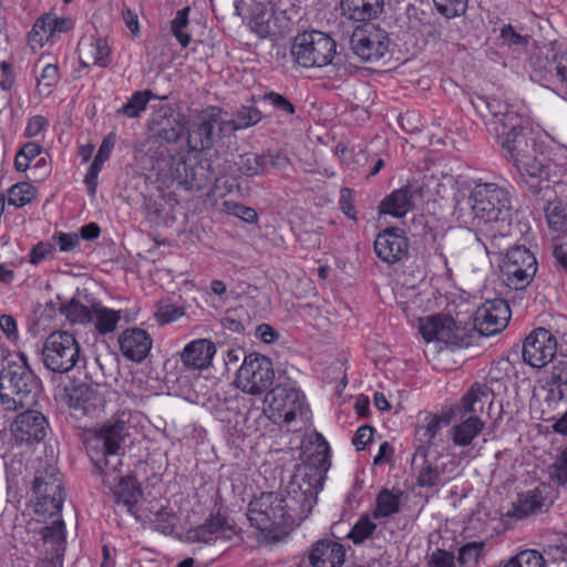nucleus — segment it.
<instances>
[{
    "label": "nucleus",
    "instance_id": "obj_1",
    "mask_svg": "<svg viewBox=\"0 0 567 567\" xmlns=\"http://www.w3.org/2000/svg\"><path fill=\"white\" fill-rule=\"evenodd\" d=\"M471 103L498 138L503 156L516 168L529 193L546 198L551 193L550 183H558L563 168L538 152L528 117L498 97L475 95Z\"/></svg>",
    "mask_w": 567,
    "mask_h": 567
},
{
    "label": "nucleus",
    "instance_id": "obj_2",
    "mask_svg": "<svg viewBox=\"0 0 567 567\" xmlns=\"http://www.w3.org/2000/svg\"><path fill=\"white\" fill-rule=\"evenodd\" d=\"M455 213L462 224L476 229L477 240L487 254H501L507 249L514 214L513 195L507 187L478 183L468 198L457 203Z\"/></svg>",
    "mask_w": 567,
    "mask_h": 567
},
{
    "label": "nucleus",
    "instance_id": "obj_3",
    "mask_svg": "<svg viewBox=\"0 0 567 567\" xmlns=\"http://www.w3.org/2000/svg\"><path fill=\"white\" fill-rule=\"evenodd\" d=\"M330 447L323 436L318 435L315 452L308 455L307 461L297 467L285 493L282 505L286 514L287 527L299 525L312 512L319 491L323 487L326 473L330 467Z\"/></svg>",
    "mask_w": 567,
    "mask_h": 567
},
{
    "label": "nucleus",
    "instance_id": "obj_4",
    "mask_svg": "<svg viewBox=\"0 0 567 567\" xmlns=\"http://www.w3.org/2000/svg\"><path fill=\"white\" fill-rule=\"evenodd\" d=\"M19 361H8L0 372V400L6 410L29 409L38 401L39 381L23 353Z\"/></svg>",
    "mask_w": 567,
    "mask_h": 567
},
{
    "label": "nucleus",
    "instance_id": "obj_5",
    "mask_svg": "<svg viewBox=\"0 0 567 567\" xmlns=\"http://www.w3.org/2000/svg\"><path fill=\"white\" fill-rule=\"evenodd\" d=\"M455 181L451 174H432L427 177V230L433 231L434 241L445 236L450 228L449 216L454 208Z\"/></svg>",
    "mask_w": 567,
    "mask_h": 567
},
{
    "label": "nucleus",
    "instance_id": "obj_6",
    "mask_svg": "<svg viewBox=\"0 0 567 567\" xmlns=\"http://www.w3.org/2000/svg\"><path fill=\"white\" fill-rule=\"evenodd\" d=\"M336 42L328 34L311 30L299 33L291 47V55L303 68H323L336 56Z\"/></svg>",
    "mask_w": 567,
    "mask_h": 567
},
{
    "label": "nucleus",
    "instance_id": "obj_7",
    "mask_svg": "<svg viewBox=\"0 0 567 567\" xmlns=\"http://www.w3.org/2000/svg\"><path fill=\"white\" fill-rule=\"evenodd\" d=\"M473 341V329L456 323L451 315L437 313L427 317V346L434 352L467 348Z\"/></svg>",
    "mask_w": 567,
    "mask_h": 567
},
{
    "label": "nucleus",
    "instance_id": "obj_8",
    "mask_svg": "<svg viewBox=\"0 0 567 567\" xmlns=\"http://www.w3.org/2000/svg\"><path fill=\"white\" fill-rule=\"evenodd\" d=\"M60 311L72 323L92 324L101 336L114 332L122 318L121 311L107 308L100 301L85 305L72 299Z\"/></svg>",
    "mask_w": 567,
    "mask_h": 567
},
{
    "label": "nucleus",
    "instance_id": "obj_9",
    "mask_svg": "<svg viewBox=\"0 0 567 567\" xmlns=\"http://www.w3.org/2000/svg\"><path fill=\"white\" fill-rule=\"evenodd\" d=\"M230 134L228 118L217 106L200 112L188 133V143L194 150H209L224 135Z\"/></svg>",
    "mask_w": 567,
    "mask_h": 567
},
{
    "label": "nucleus",
    "instance_id": "obj_10",
    "mask_svg": "<svg viewBox=\"0 0 567 567\" xmlns=\"http://www.w3.org/2000/svg\"><path fill=\"white\" fill-rule=\"evenodd\" d=\"M537 268L534 254L524 246H516L507 250L501 265V275L508 288L524 290L533 281Z\"/></svg>",
    "mask_w": 567,
    "mask_h": 567
},
{
    "label": "nucleus",
    "instance_id": "obj_11",
    "mask_svg": "<svg viewBox=\"0 0 567 567\" xmlns=\"http://www.w3.org/2000/svg\"><path fill=\"white\" fill-rule=\"evenodd\" d=\"M43 363L58 373L69 372L80 358L79 343L73 334L66 331L52 332L42 349Z\"/></svg>",
    "mask_w": 567,
    "mask_h": 567
},
{
    "label": "nucleus",
    "instance_id": "obj_12",
    "mask_svg": "<svg viewBox=\"0 0 567 567\" xmlns=\"http://www.w3.org/2000/svg\"><path fill=\"white\" fill-rule=\"evenodd\" d=\"M282 493L265 492L249 502L247 517L261 532L287 527Z\"/></svg>",
    "mask_w": 567,
    "mask_h": 567
},
{
    "label": "nucleus",
    "instance_id": "obj_13",
    "mask_svg": "<svg viewBox=\"0 0 567 567\" xmlns=\"http://www.w3.org/2000/svg\"><path fill=\"white\" fill-rule=\"evenodd\" d=\"M274 378L271 361L265 355L250 353L238 369L235 383L243 392L257 395L271 386Z\"/></svg>",
    "mask_w": 567,
    "mask_h": 567
},
{
    "label": "nucleus",
    "instance_id": "obj_14",
    "mask_svg": "<svg viewBox=\"0 0 567 567\" xmlns=\"http://www.w3.org/2000/svg\"><path fill=\"white\" fill-rule=\"evenodd\" d=\"M557 346L556 336L551 331L539 327L525 338L522 355L525 363L532 368L542 369L554 362L558 357Z\"/></svg>",
    "mask_w": 567,
    "mask_h": 567
},
{
    "label": "nucleus",
    "instance_id": "obj_15",
    "mask_svg": "<svg viewBox=\"0 0 567 567\" xmlns=\"http://www.w3.org/2000/svg\"><path fill=\"white\" fill-rule=\"evenodd\" d=\"M266 402L286 424L307 414L303 393L290 383L277 384L267 394Z\"/></svg>",
    "mask_w": 567,
    "mask_h": 567
},
{
    "label": "nucleus",
    "instance_id": "obj_16",
    "mask_svg": "<svg viewBox=\"0 0 567 567\" xmlns=\"http://www.w3.org/2000/svg\"><path fill=\"white\" fill-rule=\"evenodd\" d=\"M350 43L353 53L362 61L375 62L388 53L390 41L383 29L368 24L353 31Z\"/></svg>",
    "mask_w": 567,
    "mask_h": 567
},
{
    "label": "nucleus",
    "instance_id": "obj_17",
    "mask_svg": "<svg viewBox=\"0 0 567 567\" xmlns=\"http://www.w3.org/2000/svg\"><path fill=\"white\" fill-rule=\"evenodd\" d=\"M511 318V309L506 300L495 298L486 300L474 313L473 333L493 336L507 327Z\"/></svg>",
    "mask_w": 567,
    "mask_h": 567
},
{
    "label": "nucleus",
    "instance_id": "obj_18",
    "mask_svg": "<svg viewBox=\"0 0 567 567\" xmlns=\"http://www.w3.org/2000/svg\"><path fill=\"white\" fill-rule=\"evenodd\" d=\"M423 183L409 182L404 187L393 190L380 203L379 214L395 218L405 216L423 202Z\"/></svg>",
    "mask_w": 567,
    "mask_h": 567
},
{
    "label": "nucleus",
    "instance_id": "obj_19",
    "mask_svg": "<svg viewBox=\"0 0 567 567\" xmlns=\"http://www.w3.org/2000/svg\"><path fill=\"white\" fill-rule=\"evenodd\" d=\"M169 175L177 185L187 190L202 189L212 179L208 167L183 156H172L169 163Z\"/></svg>",
    "mask_w": 567,
    "mask_h": 567
},
{
    "label": "nucleus",
    "instance_id": "obj_20",
    "mask_svg": "<svg viewBox=\"0 0 567 567\" xmlns=\"http://www.w3.org/2000/svg\"><path fill=\"white\" fill-rule=\"evenodd\" d=\"M48 421L44 415L30 408L19 414L10 426L11 436L18 444H33L47 435Z\"/></svg>",
    "mask_w": 567,
    "mask_h": 567
},
{
    "label": "nucleus",
    "instance_id": "obj_21",
    "mask_svg": "<svg viewBox=\"0 0 567 567\" xmlns=\"http://www.w3.org/2000/svg\"><path fill=\"white\" fill-rule=\"evenodd\" d=\"M128 435L125 413L106 421L87 441L89 451H120L125 436Z\"/></svg>",
    "mask_w": 567,
    "mask_h": 567
},
{
    "label": "nucleus",
    "instance_id": "obj_22",
    "mask_svg": "<svg viewBox=\"0 0 567 567\" xmlns=\"http://www.w3.org/2000/svg\"><path fill=\"white\" fill-rule=\"evenodd\" d=\"M408 247L403 230L396 227L384 229L374 240L377 256L388 265L402 261L408 256Z\"/></svg>",
    "mask_w": 567,
    "mask_h": 567
},
{
    "label": "nucleus",
    "instance_id": "obj_23",
    "mask_svg": "<svg viewBox=\"0 0 567 567\" xmlns=\"http://www.w3.org/2000/svg\"><path fill=\"white\" fill-rule=\"evenodd\" d=\"M68 405L82 414H91L104 406L105 400L97 386L80 383L72 386L66 394Z\"/></svg>",
    "mask_w": 567,
    "mask_h": 567
},
{
    "label": "nucleus",
    "instance_id": "obj_24",
    "mask_svg": "<svg viewBox=\"0 0 567 567\" xmlns=\"http://www.w3.org/2000/svg\"><path fill=\"white\" fill-rule=\"evenodd\" d=\"M118 343L122 354L134 362H142L152 348L151 337L145 330L140 328H131L123 331Z\"/></svg>",
    "mask_w": 567,
    "mask_h": 567
},
{
    "label": "nucleus",
    "instance_id": "obj_25",
    "mask_svg": "<svg viewBox=\"0 0 567 567\" xmlns=\"http://www.w3.org/2000/svg\"><path fill=\"white\" fill-rule=\"evenodd\" d=\"M346 560V548L333 539H320L309 553L312 567H341Z\"/></svg>",
    "mask_w": 567,
    "mask_h": 567
},
{
    "label": "nucleus",
    "instance_id": "obj_26",
    "mask_svg": "<svg viewBox=\"0 0 567 567\" xmlns=\"http://www.w3.org/2000/svg\"><path fill=\"white\" fill-rule=\"evenodd\" d=\"M79 59L82 65L105 68L111 63V49L106 40L93 35L83 37L78 44Z\"/></svg>",
    "mask_w": 567,
    "mask_h": 567
},
{
    "label": "nucleus",
    "instance_id": "obj_27",
    "mask_svg": "<svg viewBox=\"0 0 567 567\" xmlns=\"http://www.w3.org/2000/svg\"><path fill=\"white\" fill-rule=\"evenodd\" d=\"M251 29L260 37H275L281 33V18L272 2L258 3L250 21Z\"/></svg>",
    "mask_w": 567,
    "mask_h": 567
},
{
    "label": "nucleus",
    "instance_id": "obj_28",
    "mask_svg": "<svg viewBox=\"0 0 567 567\" xmlns=\"http://www.w3.org/2000/svg\"><path fill=\"white\" fill-rule=\"evenodd\" d=\"M216 353L214 342L208 339H197L184 348L181 360L188 369L202 370L207 368Z\"/></svg>",
    "mask_w": 567,
    "mask_h": 567
},
{
    "label": "nucleus",
    "instance_id": "obj_29",
    "mask_svg": "<svg viewBox=\"0 0 567 567\" xmlns=\"http://www.w3.org/2000/svg\"><path fill=\"white\" fill-rule=\"evenodd\" d=\"M89 454L103 477L104 484L109 487L115 485L120 477L123 476L120 473L122 466L120 451H89Z\"/></svg>",
    "mask_w": 567,
    "mask_h": 567
},
{
    "label": "nucleus",
    "instance_id": "obj_30",
    "mask_svg": "<svg viewBox=\"0 0 567 567\" xmlns=\"http://www.w3.org/2000/svg\"><path fill=\"white\" fill-rule=\"evenodd\" d=\"M383 0H341L343 17L357 22L375 19L383 11Z\"/></svg>",
    "mask_w": 567,
    "mask_h": 567
},
{
    "label": "nucleus",
    "instance_id": "obj_31",
    "mask_svg": "<svg viewBox=\"0 0 567 567\" xmlns=\"http://www.w3.org/2000/svg\"><path fill=\"white\" fill-rule=\"evenodd\" d=\"M485 423L477 415L467 414L451 429V437L456 446H468L482 433Z\"/></svg>",
    "mask_w": 567,
    "mask_h": 567
},
{
    "label": "nucleus",
    "instance_id": "obj_32",
    "mask_svg": "<svg viewBox=\"0 0 567 567\" xmlns=\"http://www.w3.org/2000/svg\"><path fill=\"white\" fill-rule=\"evenodd\" d=\"M432 241L434 251L430 255L427 262L434 269V276L450 278L452 271L447 266V256L453 249L452 240L445 235L443 239L439 237L436 241L432 237Z\"/></svg>",
    "mask_w": 567,
    "mask_h": 567
},
{
    "label": "nucleus",
    "instance_id": "obj_33",
    "mask_svg": "<svg viewBox=\"0 0 567 567\" xmlns=\"http://www.w3.org/2000/svg\"><path fill=\"white\" fill-rule=\"evenodd\" d=\"M491 389L485 384L475 383L462 398L461 401V414L462 417L470 415H476L484 409L485 402L489 399Z\"/></svg>",
    "mask_w": 567,
    "mask_h": 567
},
{
    "label": "nucleus",
    "instance_id": "obj_34",
    "mask_svg": "<svg viewBox=\"0 0 567 567\" xmlns=\"http://www.w3.org/2000/svg\"><path fill=\"white\" fill-rule=\"evenodd\" d=\"M110 488L113 489L116 503L123 504L128 511L137 503L142 494L136 481L131 476H121Z\"/></svg>",
    "mask_w": 567,
    "mask_h": 567
},
{
    "label": "nucleus",
    "instance_id": "obj_35",
    "mask_svg": "<svg viewBox=\"0 0 567 567\" xmlns=\"http://www.w3.org/2000/svg\"><path fill=\"white\" fill-rule=\"evenodd\" d=\"M550 84L558 95L567 100V50L554 54Z\"/></svg>",
    "mask_w": 567,
    "mask_h": 567
},
{
    "label": "nucleus",
    "instance_id": "obj_36",
    "mask_svg": "<svg viewBox=\"0 0 567 567\" xmlns=\"http://www.w3.org/2000/svg\"><path fill=\"white\" fill-rule=\"evenodd\" d=\"M545 497L539 488H534L522 493L514 508V515L518 518H525L542 511Z\"/></svg>",
    "mask_w": 567,
    "mask_h": 567
},
{
    "label": "nucleus",
    "instance_id": "obj_37",
    "mask_svg": "<svg viewBox=\"0 0 567 567\" xmlns=\"http://www.w3.org/2000/svg\"><path fill=\"white\" fill-rule=\"evenodd\" d=\"M33 491L38 496H48L51 498H55V496L64 497L61 475L55 468H52L48 476H37L33 484Z\"/></svg>",
    "mask_w": 567,
    "mask_h": 567
},
{
    "label": "nucleus",
    "instance_id": "obj_38",
    "mask_svg": "<svg viewBox=\"0 0 567 567\" xmlns=\"http://www.w3.org/2000/svg\"><path fill=\"white\" fill-rule=\"evenodd\" d=\"M544 209L548 227L554 231L567 235V204L561 200L548 199Z\"/></svg>",
    "mask_w": 567,
    "mask_h": 567
},
{
    "label": "nucleus",
    "instance_id": "obj_39",
    "mask_svg": "<svg viewBox=\"0 0 567 567\" xmlns=\"http://www.w3.org/2000/svg\"><path fill=\"white\" fill-rule=\"evenodd\" d=\"M262 118L261 112L255 106H241L234 118H228L230 133L256 125Z\"/></svg>",
    "mask_w": 567,
    "mask_h": 567
},
{
    "label": "nucleus",
    "instance_id": "obj_40",
    "mask_svg": "<svg viewBox=\"0 0 567 567\" xmlns=\"http://www.w3.org/2000/svg\"><path fill=\"white\" fill-rule=\"evenodd\" d=\"M153 93L148 90L135 92L131 99L121 109L116 111L117 114L134 118L140 116L145 111Z\"/></svg>",
    "mask_w": 567,
    "mask_h": 567
},
{
    "label": "nucleus",
    "instance_id": "obj_41",
    "mask_svg": "<svg viewBox=\"0 0 567 567\" xmlns=\"http://www.w3.org/2000/svg\"><path fill=\"white\" fill-rule=\"evenodd\" d=\"M237 166L244 175L249 177L266 174L262 153H246L240 155L237 162Z\"/></svg>",
    "mask_w": 567,
    "mask_h": 567
},
{
    "label": "nucleus",
    "instance_id": "obj_42",
    "mask_svg": "<svg viewBox=\"0 0 567 567\" xmlns=\"http://www.w3.org/2000/svg\"><path fill=\"white\" fill-rule=\"evenodd\" d=\"M188 13L189 8L185 7L178 10L175 18L171 21V32L183 48L188 47L192 41L190 34L186 31L189 24Z\"/></svg>",
    "mask_w": 567,
    "mask_h": 567
},
{
    "label": "nucleus",
    "instance_id": "obj_43",
    "mask_svg": "<svg viewBox=\"0 0 567 567\" xmlns=\"http://www.w3.org/2000/svg\"><path fill=\"white\" fill-rule=\"evenodd\" d=\"M35 194L37 189L30 183H17L9 189L8 203L16 207H23L32 202Z\"/></svg>",
    "mask_w": 567,
    "mask_h": 567
},
{
    "label": "nucleus",
    "instance_id": "obj_44",
    "mask_svg": "<svg viewBox=\"0 0 567 567\" xmlns=\"http://www.w3.org/2000/svg\"><path fill=\"white\" fill-rule=\"evenodd\" d=\"M543 555L535 549H525L517 553L503 567H545Z\"/></svg>",
    "mask_w": 567,
    "mask_h": 567
},
{
    "label": "nucleus",
    "instance_id": "obj_45",
    "mask_svg": "<svg viewBox=\"0 0 567 567\" xmlns=\"http://www.w3.org/2000/svg\"><path fill=\"white\" fill-rule=\"evenodd\" d=\"M424 298L422 295L415 296L414 299L405 302L403 311L411 321L417 322L419 333L425 339V322H424Z\"/></svg>",
    "mask_w": 567,
    "mask_h": 567
},
{
    "label": "nucleus",
    "instance_id": "obj_46",
    "mask_svg": "<svg viewBox=\"0 0 567 567\" xmlns=\"http://www.w3.org/2000/svg\"><path fill=\"white\" fill-rule=\"evenodd\" d=\"M216 536V538H231L234 534H236L235 527L228 522V519L221 514L212 515L209 519H207L202 525V530H208Z\"/></svg>",
    "mask_w": 567,
    "mask_h": 567
},
{
    "label": "nucleus",
    "instance_id": "obj_47",
    "mask_svg": "<svg viewBox=\"0 0 567 567\" xmlns=\"http://www.w3.org/2000/svg\"><path fill=\"white\" fill-rule=\"evenodd\" d=\"M399 511V496L388 489L380 492L377 498L374 517H386Z\"/></svg>",
    "mask_w": 567,
    "mask_h": 567
},
{
    "label": "nucleus",
    "instance_id": "obj_48",
    "mask_svg": "<svg viewBox=\"0 0 567 567\" xmlns=\"http://www.w3.org/2000/svg\"><path fill=\"white\" fill-rule=\"evenodd\" d=\"M548 474L551 482L556 485H567V450L559 452L548 467Z\"/></svg>",
    "mask_w": 567,
    "mask_h": 567
},
{
    "label": "nucleus",
    "instance_id": "obj_49",
    "mask_svg": "<svg viewBox=\"0 0 567 567\" xmlns=\"http://www.w3.org/2000/svg\"><path fill=\"white\" fill-rule=\"evenodd\" d=\"M433 3L440 14L452 19L466 12L468 0H433Z\"/></svg>",
    "mask_w": 567,
    "mask_h": 567
},
{
    "label": "nucleus",
    "instance_id": "obj_50",
    "mask_svg": "<svg viewBox=\"0 0 567 567\" xmlns=\"http://www.w3.org/2000/svg\"><path fill=\"white\" fill-rule=\"evenodd\" d=\"M377 525L371 522V519L367 516L361 517L357 524L351 528L348 534V537L353 540L354 544H361L367 538L372 536L375 530Z\"/></svg>",
    "mask_w": 567,
    "mask_h": 567
},
{
    "label": "nucleus",
    "instance_id": "obj_51",
    "mask_svg": "<svg viewBox=\"0 0 567 567\" xmlns=\"http://www.w3.org/2000/svg\"><path fill=\"white\" fill-rule=\"evenodd\" d=\"M484 548L483 542H470L458 549V563L462 566L470 567L475 564L482 555Z\"/></svg>",
    "mask_w": 567,
    "mask_h": 567
},
{
    "label": "nucleus",
    "instance_id": "obj_52",
    "mask_svg": "<svg viewBox=\"0 0 567 567\" xmlns=\"http://www.w3.org/2000/svg\"><path fill=\"white\" fill-rule=\"evenodd\" d=\"M64 497L51 498L48 496H38L35 503V513L42 516L52 517L61 512Z\"/></svg>",
    "mask_w": 567,
    "mask_h": 567
},
{
    "label": "nucleus",
    "instance_id": "obj_53",
    "mask_svg": "<svg viewBox=\"0 0 567 567\" xmlns=\"http://www.w3.org/2000/svg\"><path fill=\"white\" fill-rule=\"evenodd\" d=\"M58 21L55 20V17L51 14H44L43 17L39 18L30 33V37L33 38L35 35H39V42H42L44 39L48 40L51 34L54 32V28H56Z\"/></svg>",
    "mask_w": 567,
    "mask_h": 567
},
{
    "label": "nucleus",
    "instance_id": "obj_54",
    "mask_svg": "<svg viewBox=\"0 0 567 567\" xmlns=\"http://www.w3.org/2000/svg\"><path fill=\"white\" fill-rule=\"evenodd\" d=\"M454 416L453 406H443L441 411L433 414L430 422L427 423V433L435 435L437 431L450 425Z\"/></svg>",
    "mask_w": 567,
    "mask_h": 567
},
{
    "label": "nucleus",
    "instance_id": "obj_55",
    "mask_svg": "<svg viewBox=\"0 0 567 567\" xmlns=\"http://www.w3.org/2000/svg\"><path fill=\"white\" fill-rule=\"evenodd\" d=\"M40 534L44 542H51L54 544L63 543L65 539L63 520L56 519L51 525L42 527Z\"/></svg>",
    "mask_w": 567,
    "mask_h": 567
},
{
    "label": "nucleus",
    "instance_id": "obj_56",
    "mask_svg": "<svg viewBox=\"0 0 567 567\" xmlns=\"http://www.w3.org/2000/svg\"><path fill=\"white\" fill-rule=\"evenodd\" d=\"M54 245L48 241L38 243L30 252L29 261L32 265H38L47 259L54 257Z\"/></svg>",
    "mask_w": 567,
    "mask_h": 567
},
{
    "label": "nucleus",
    "instance_id": "obj_57",
    "mask_svg": "<svg viewBox=\"0 0 567 567\" xmlns=\"http://www.w3.org/2000/svg\"><path fill=\"white\" fill-rule=\"evenodd\" d=\"M264 100L268 101L275 109L284 115L292 116L296 112L293 104L284 95L269 92L264 95Z\"/></svg>",
    "mask_w": 567,
    "mask_h": 567
},
{
    "label": "nucleus",
    "instance_id": "obj_58",
    "mask_svg": "<svg viewBox=\"0 0 567 567\" xmlns=\"http://www.w3.org/2000/svg\"><path fill=\"white\" fill-rule=\"evenodd\" d=\"M262 154L265 159L266 172L268 171L269 166L276 169H285L290 164V159L288 158V156L281 152L268 150Z\"/></svg>",
    "mask_w": 567,
    "mask_h": 567
},
{
    "label": "nucleus",
    "instance_id": "obj_59",
    "mask_svg": "<svg viewBox=\"0 0 567 567\" xmlns=\"http://www.w3.org/2000/svg\"><path fill=\"white\" fill-rule=\"evenodd\" d=\"M412 468L416 472V480L420 486L425 485V449L419 446L412 457Z\"/></svg>",
    "mask_w": 567,
    "mask_h": 567
},
{
    "label": "nucleus",
    "instance_id": "obj_60",
    "mask_svg": "<svg viewBox=\"0 0 567 567\" xmlns=\"http://www.w3.org/2000/svg\"><path fill=\"white\" fill-rule=\"evenodd\" d=\"M184 316V310L174 305H165L156 311V319L161 324L176 321Z\"/></svg>",
    "mask_w": 567,
    "mask_h": 567
},
{
    "label": "nucleus",
    "instance_id": "obj_61",
    "mask_svg": "<svg viewBox=\"0 0 567 567\" xmlns=\"http://www.w3.org/2000/svg\"><path fill=\"white\" fill-rule=\"evenodd\" d=\"M339 206L342 213L350 219L357 220L355 208L353 205L352 190L350 188H342L340 190Z\"/></svg>",
    "mask_w": 567,
    "mask_h": 567
},
{
    "label": "nucleus",
    "instance_id": "obj_62",
    "mask_svg": "<svg viewBox=\"0 0 567 567\" xmlns=\"http://www.w3.org/2000/svg\"><path fill=\"white\" fill-rule=\"evenodd\" d=\"M501 38L508 45H526L528 43V38L517 33L511 24L502 28Z\"/></svg>",
    "mask_w": 567,
    "mask_h": 567
},
{
    "label": "nucleus",
    "instance_id": "obj_63",
    "mask_svg": "<svg viewBox=\"0 0 567 567\" xmlns=\"http://www.w3.org/2000/svg\"><path fill=\"white\" fill-rule=\"evenodd\" d=\"M454 560L455 557L452 553L439 549L432 554L427 567H454Z\"/></svg>",
    "mask_w": 567,
    "mask_h": 567
},
{
    "label": "nucleus",
    "instance_id": "obj_64",
    "mask_svg": "<svg viewBox=\"0 0 567 567\" xmlns=\"http://www.w3.org/2000/svg\"><path fill=\"white\" fill-rule=\"evenodd\" d=\"M553 256L557 266L567 271V240L555 239L553 241Z\"/></svg>",
    "mask_w": 567,
    "mask_h": 567
}]
</instances>
